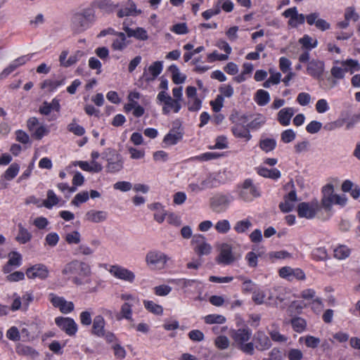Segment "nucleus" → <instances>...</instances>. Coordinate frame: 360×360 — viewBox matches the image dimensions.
Wrapping results in <instances>:
<instances>
[{"label":"nucleus","mask_w":360,"mask_h":360,"mask_svg":"<svg viewBox=\"0 0 360 360\" xmlns=\"http://www.w3.org/2000/svg\"><path fill=\"white\" fill-rule=\"evenodd\" d=\"M183 137V132L177 129H172L164 138L163 142L167 145H174Z\"/></svg>","instance_id":"c756f323"},{"label":"nucleus","mask_w":360,"mask_h":360,"mask_svg":"<svg viewBox=\"0 0 360 360\" xmlns=\"http://www.w3.org/2000/svg\"><path fill=\"white\" fill-rule=\"evenodd\" d=\"M26 276L30 279L39 278L45 280L49 275L47 266L43 264H37L26 270Z\"/></svg>","instance_id":"dca6fc26"},{"label":"nucleus","mask_w":360,"mask_h":360,"mask_svg":"<svg viewBox=\"0 0 360 360\" xmlns=\"http://www.w3.org/2000/svg\"><path fill=\"white\" fill-rule=\"evenodd\" d=\"M296 134L292 129H286L281 134V139L285 143H288L295 140Z\"/></svg>","instance_id":"338daca9"},{"label":"nucleus","mask_w":360,"mask_h":360,"mask_svg":"<svg viewBox=\"0 0 360 360\" xmlns=\"http://www.w3.org/2000/svg\"><path fill=\"white\" fill-rule=\"evenodd\" d=\"M341 68L344 70V74L349 72L351 74L354 71H358L360 70V65L357 60L353 59H347L346 60L340 62Z\"/></svg>","instance_id":"473e14b6"},{"label":"nucleus","mask_w":360,"mask_h":360,"mask_svg":"<svg viewBox=\"0 0 360 360\" xmlns=\"http://www.w3.org/2000/svg\"><path fill=\"white\" fill-rule=\"evenodd\" d=\"M296 200V191L292 190L285 196L284 202L280 203L279 207L283 212H289L294 208Z\"/></svg>","instance_id":"393cba45"},{"label":"nucleus","mask_w":360,"mask_h":360,"mask_svg":"<svg viewBox=\"0 0 360 360\" xmlns=\"http://www.w3.org/2000/svg\"><path fill=\"white\" fill-rule=\"evenodd\" d=\"M254 340L255 342V349L260 352L269 349L272 345L271 339L262 330H258L255 333Z\"/></svg>","instance_id":"a211bd4d"},{"label":"nucleus","mask_w":360,"mask_h":360,"mask_svg":"<svg viewBox=\"0 0 360 360\" xmlns=\"http://www.w3.org/2000/svg\"><path fill=\"white\" fill-rule=\"evenodd\" d=\"M205 179L208 184L209 188H217L221 184H224L225 180L224 178V173L222 172H216L209 174Z\"/></svg>","instance_id":"bb28decb"},{"label":"nucleus","mask_w":360,"mask_h":360,"mask_svg":"<svg viewBox=\"0 0 360 360\" xmlns=\"http://www.w3.org/2000/svg\"><path fill=\"white\" fill-rule=\"evenodd\" d=\"M233 200L234 196L230 193H217L210 199V207L215 213H224Z\"/></svg>","instance_id":"39448f33"},{"label":"nucleus","mask_w":360,"mask_h":360,"mask_svg":"<svg viewBox=\"0 0 360 360\" xmlns=\"http://www.w3.org/2000/svg\"><path fill=\"white\" fill-rule=\"evenodd\" d=\"M105 321L101 315L96 316L92 322L91 334L97 337H104Z\"/></svg>","instance_id":"5701e85b"},{"label":"nucleus","mask_w":360,"mask_h":360,"mask_svg":"<svg viewBox=\"0 0 360 360\" xmlns=\"http://www.w3.org/2000/svg\"><path fill=\"white\" fill-rule=\"evenodd\" d=\"M169 71L172 73V80L174 83L176 84H182L184 82L186 79V76L182 75L178 67L175 65H172L169 68Z\"/></svg>","instance_id":"ea45409f"},{"label":"nucleus","mask_w":360,"mask_h":360,"mask_svg":"<svg viewBox=\"0 0 360 360\" xmlns=\"http://www.w3.org/2000/svg\"><path fill=\"white\" fill-rule=\"evenodd\" d=\"M62 274L65 276H74L72 277V282L77 285L91 283V266L83 261L74 259L67 263L62 270Z\"/></svg>","instance_id":"f257e3e1"},{"label":"nucleus","mask_w":360,"mask_h":360,"mask_svg":"<svg viewBox=\"0 0 360 360\" xmlns=\"http://www.w3.org/2000/svg\"><path fill=\"white\" fill-rule=\"evenodd\" d=\"M8 261L3 268L5 274L10 273L13 268H17L22 264V255L18 252H11L8 255Z\"/></svg>","instance_id":"4be33fe9"},{"label":"nucleus","mask_w":360,"mask_h":360,"mask_svg":"<svg viewBox=\"0 0 360 360\" xmlns=\"http://www.w3.org/2000/svg\"><path fill=\"white\" fill-rule=\"evenodd\" d=\"M65 84V79L62 78L60 79H46L41 85V89H46L49 91H53L59 86H63Z\"/></svg>","instance_id":"72a5a7b5"},{"label":"nucleus","mask_w":360,"mask_h":360,"mask_svg":"<svg viewBox=\"0 0 360 360\" xmlns=\"http://www.w3.org/2000/svg\"><path fill=\"white\" fill-rule=\"evenodd\" d=\"M56 326L69 336H73L78 330V326L73 319L58 316L55 319Z\"/></svg>","instance_id":"ddd939ff"},{"label":"nucleus","mask_w":360,"mask_h":360,"mask_svg":"<svg viewBox=\"0 0 360 360\" xmlns=\"http://www.w3.org/2000/svg\"><path fill=\"white\" fill-rule=\"evenodd\" d=\"M192 245L195 252L200 257L208 255L212 252V248L206 238L201 234H196L193 236Z\"/></svg>","instance_id":"f8f14e48"},{"label":"nucleus","mask_w":360,"mask_h":360,"mask_svg":"<svg viewBox=\"0 0 360 360\" xmlns=\"http://www.w3.org/2000/svg\"><path fill=\"white\" fill-rule=\"evenodd\" d=\"M290 322L293 330L297 333H300L306 329L307 322L301 317H295Z\"/></svg>","instance_id":"c03bdc74"},{"label":"nucleus","mask_w":360,"mask_h":360,"mask_svg":"<svg viewBox=\"0 0 360 360\" xmlns=\"http://www.w3.org/2000/svg\"><path fill=\"white\" fill-rule=\"evenodd\" d=\"M255 101L260 106L266 105L270 101L269 92L263 89L257 90L255 94Z\"/></svg>","instance_id":"e433bc0d"},{"label":"nucleus","mask_w":360,"mask_h":360,"mask_svg":"<svg viewBox=\"0 0 360 360\" xmlns=\"http://www.w3.org/2000/svg\"><path fill=\"white\" fill-rule=\"evenodd\" d=\"M252 226V222L248 219H245L238 221L235 224L233 229L238 233H245Z\"/></svg>","instance_id":"37998d69"},{"label":"nucleus","mask_w":360,"mask_h":360,"mask_svg":"<svg viewBox=\"0 0 360 360\" xmlns=\"http://www.w3.org/2000/svg\"><path fill=\"white\" fill-rule=\"evenodd\" d=\"M79 320L82 326H89L93 322L91 312L90 311H82L79 314Z\"/></svg>","instance_id":"69168bd1"},{"label":"nucleus","mask_w":360,"mask_h":360,"mask_svg":"<svg viewBox=\"0 0 360 360\" xmlns=\"http://www.w3.org/2000/svg\"><path fill=\"white\" fill-rule=\"evenodd\" d=\"M236 260V257L233 253L232 247L227 244L223 243L219 250V254L216 258V261L219 264L229 265Z\"/></svg>","instance_id":"4468645a"},{"label":"nucleus","mask_w":360,"mask_h":360,"mask_svg":"<svg viewBox=\"0 0 360 360\" xmlns=\"http://www.w3.org/2000/svg\"><path fill=\"white\" fill-rule=\"evenodd\" d=\"M162 70V63L156 61L149 66L148 70H145L143 77L146 81L155 79Z\"/></svg>","instance_id":"b1692460"},{"label":"nucleus","mask_w":360,"mask_h":360,"mask_svg":"<svg viewBox=\"0 0 360 360\" xmlns=\"http://www.w3.org/2000/svg\"><path fill=\"white\" fill-rule=\"evenodd\" d=\"M214 229L218 233L225 234L230 231L231 224L227 219H221L216 223Z\"/></svg>","instance_id":"de8ad7c7"},{"label":"nucleus","mask_w":360,"mask_h":360,"mask_svg":"<svg viewBox=\"0 0 360 360\" xmlns=\"http://www.w3.org/2000/svg\"><path fill=\"white\" fill-rule=\"evenodd\" d=\"M65 240L68 244H79L81 241V235L77 231L68 233L65 236Z\"/></svg>","instance_id":"e2e57ef3"},{"label":"nucleus","mask_w":360,"mask_h":360,"mask_svg":"<svg viewBox=\"0 0 360 360\" xmlns=\"http://www.w3.org/2000/svg\"><path fill=\"white\" fill-rule=\"evenodd\" d=\"M350 255V249L344 245H340L334 249V257L338 259H344Z\"/></svg>","instance_id":"a18cd8bd"},{"label":"nucleus","mask_w":360,"mask_h":360,"mask_svg":"<svg viewBox=\"0 0 360 360\" xmlns=\"http://www.w3.org/2000/svg\"><path fill=\"white\" fill-rule=\"evenodd\" d=\"M201 101L198 98H190L188 101V109L191 112H197L201 108Z\"/></svg>","instance_id":"774afa93"},{"label":"nucleus","mask_w":360,"mask_h":360,"mask_svg":"<svg viewBox=\"0 0 360 360\" xmlns=\"http://www.w3.org/2000/svg\"><path fill=\"white\" fill-rule=\"evenodd\" d=\"M324 63L319 60L313 59L309 61L307 67V72L314 78H320L324 72Z\"/></svg>","instance_id":"6ab92c4d"},{"label":"nucleus","mask_w":360,"mask_h":360,"mask_svg":"<svg viewBox=\"0 0 360 360\" xmlns=\"http://www.w3.org/2000/svg\"><path fill=\"white\" fill-rule=\"evenodd\" d=\"M236 191L238 199L245 202H250L261 195L259 187L250 179L238 184Z\"/></svg>","instance_id":"20e7f679"},{"label":"nucleus","mask_w":360,"mask_h":360,"mask_svg":"<svg viewBox=\"0 0 360 360\" xmlns=\"http://www.w3.org/2000/svg\"><path fill=\"white\" fill-rule=\"evenodd\" d=\"M135 7L134 6H132L131 8H128V7H125V8H121L118 12H117V16L119 18H123V17H127V19H130V20H132L134 21V18L135 17Z\"/></svg>","instance_id":"6e6d98bb"},{"label":"nucleus","mask_w":360,"mask_h":360,"mask_svg":"<svg viewBox=\"0 0 360 360\" xmlns=\"http://www.w3.org/2000/svg\"><path fill=\"white\" fill-rule=\"evenodd\" d=\"M18 232L15 237L20 244H25L31 240L32 233L21 224H18Z\"/></svg>","instance_id":"7c9ffc66"},{"label":"nucleus","mask_w":360,"mask_h":360,"mask_svg":"<svg viewBox=\"0 0 360 360\" xmlns=\"http://www.w3.org/2000/svg\"><path fill=\"white\" fill-rule=\"evenodd\" d=\"M32 55H27L20 56L15 60H13L8 65V68L13 72L15 69H17L20 65H24L28 60H30L32 58Z\"/></svg>","instance_id":"603ef678"},{"label":"nucleus","mask_w":360,"mask_h":360,"mask_svg":"<svg viewBox=\"0 0 360 360\" xmlns=\"http://www.w3.org/2000/svg\"><path fill=\"white\" fill-rule=\"evenodd\" d=\"M323 198L322 205L326 209H329L332 205H340L344 206L347 202V198L345 195H339L334 193L333 186L327 184L322 189Z\"/></svg>","instance_id":"423d86ee"},{"label":"nucleus","mask_w":360,"mask_h":360,"mask_svg":"<svg viewBox=\"0 0 360 360\" xmlns=\"http://www.w3.org/2000/svg\"><path fill=\"white\" fill-rule=\"evenodd\" d=\"M144 306L149 311L155 314H161L163 311V309L160 305L152 301H144Z\"/></svg>","instance_id":"052dcab7"},{"label":"nucleus","mask_w":360,"mask_h":360,"mask_svg":"<svg viewBox=\"0 0 360 360\" xmlns=\"http://www.w3.org/2000/svg\"><path fill=\"white\" fill-rule=\"evenodd\" d=\"M157 100L159 105L162 107V113L168 115L171 112H179L181 108V103L178 100L173 99L166 91H162L157 96Z\"/></svg>","instance_id":"6e6552de"},{"label":"nucleus","mask_w":360,"mask_h":360,"mask_svg":"<svg viewBox=\"0 0 360 360\" xmlns=\"http://www.w3.org/2000/svg\"><path fill=\"white\" fill-rule=\"evenodd\" d=\"M266 293L264 290L256 288L252 292V300L256 304H262L265 303Z\"/></svg>","instance_id":"4d7b16f0"},{"label":"nucleus","mask_w":360,"mask_h":360,"mask_svg":"<svg viewBox=\"0 0 360 360\" xmlns=\"http://www.w3.org/2000/svg\"><path fill=\"white\" fill-rule=\"evenodd\" d=\"M279 275L281 278L292 281L294 280H304L305 274L300 269H292L290 266H284L280 269Z\"/></svg>","instance_id":"f3484780"},{"label":"nucleus","mask_w":360,"mask_h":360,"mask_svg":"<svg viewBox=\"0 0 360 360\" xmlns=\"http://www.w3.org/2000/svg\"><path fill=\"white\" fill-rule=\"evenodd\" d=\"M306 20L309 25H314L317 29L321 31L327 30L330 27V23L320 18L319 13L317 12L311 13L306 15Z\"/></svg>","instance_id":"aec40b11"},{"label":"nucleus","mask_w":360,"mask_h":360,"mask_svg":"<svg viewBox=\"0 0 360 360\" xmlns=\"http://www.w3.org/2000/svg\"><path fill=\"white\" fill-rule=\"evenodd\" d=\"M108 213L105 211L91 210L85 214L86 220L93 223H101L106 220Z\"/></svg>","instance_id":"a878e982"},{"label":"nucleus","mask_w":360,"mask_h":360,"mask_svg":"<svg viewBox=\"0 0 360 360\" xmlns=\"http://www.w3.org/2000/svg\"><path fill=\"white\" fill-rule=\"evenodd\" d=\"M320 210L319 202L314 199L310 202H302L297 205V214L301 218L311 219L315 217Z\"/></svg>","instance_id":"9d476101"},{"label":"nucleus","mask_w":360,"mask_h":360,"mask_svg":"<svg viewBox=\"0 0 360 360\" xmlns=\"http://www.w3.org/2000/svg\"><path fill=\"white\" fill-rule=\"evenodd\" d=\"M299 42L302 44L303 48L307 49H311L317 46V41L316 39L314 40L309 35H304L303 37L300 38Z\"/></svg>","instance_id":"5fc2aeb1"},{"label":"nucleus","mask_w":360,"mask_h":360,"mask_svg":"<svg viewBox=\"0 0 360 360\" xmlns=\"http://www.w3.org/2000/svg\"><path fill=\"white\" fill-rule=\"evenodd\" d=\"M262 360H283V355L281 349L274 347Z\"/></svg>","instance_id":"bf43d9fd"},{"label":"nucleus","mask_w":360,"mask_h":360,"mask_svg":"<svg viewBox=\"0 0 360 360\" xmlns=\"http://www.w3.org/2000/svg\"><path fill=\"white\" fill-rule=\"evenodd\" d=\"M266 122V117L262 115H257V117L252 120L248 126L252 129H257L261 127Z\"/></svg>","instance_id":"0e129e2a"},{"label":"nucleus","mask_w":360,"mask_h":360,"mask_svg":"<svg viewBox=\"0 0 360 360\" xmlns=\"http://www.w3.org/2000/svg\"><path fill=\"white\" fill-rule=\"evenodd\" d=\"M231 131L236 137L245 139L247 141L252 138L249 130L243 125L236 124L232 127Z\"/></svg>","instance_id":"2f4dec72"},{"label":"nucleus","mask_w":360,"mask_h":360,"mask_svg":"<svg viewBox=\"0 0 360 360\" xmlns=\"http://www.w3.org/2000/svg\"><path fill=\"white\" fill-rule=\"evenodd\" d=\"M294 113L295 110L292 108H283L278 113V121L281 125L288 126Z\"/></svg>","instance_id":"c85d7f7f"},{"label":"nucleus","mask_w":360,"mask_h":360,"mask_svg":"<svg viewBox=\"0 0 360 360\" xmlns=\"http://www.w3.org/2000/svg\"><path fill=\"white\" fill-rule=\"evenodd\" d=\"M257 173L262 176L268 177L272 179H277L281 176L280 171L276 168L269 169L265 167H260L257 169Z\"/></svg>","instance_id":"c9c22d12"},{"label":"nucleus","mask_w":360,"mask_h":360,"mask_svg":"<svg viewBox=\"0 0 360 360\" xmlns=\"http://www.w3.org/2000/svg\"><path fill=\"white\" fill-rule=\"evenodd\" d=\"M89 198V194L87 191H82L75 195L71 203L78 207L80 204L86 202Z\"/></svg>","instance_id":"13d9d810"},{"label":"nucleus","mask_w":360,"mask_h":360,"mask_svg":"<svg viewBox=\"0 0 360 360\" xmlns=\"http://www.w3.org/2000/svg\"><path fill=\"white\" fill-rule=\"evenodd\" d=\"M169 257L164 252L152 250L147 253L146 262L148 266L153 270H162L165 268Z\"/></svg>","instance_id":"1a4fd4ad"},{"label":"nucleus","mask_w":360,"mask_h":360,"mask_svg":"<svg viewBox=\"0 0 360 360\" xmlns=\"http://www.w3.org/2000/svg\"><path fill=\"white\" fill-rule=\"evenodd\" d=\"M49 300L53 307H57L63 314H69L74 310V304L65 300L63 297H59L53 293L49 295Z\"/></svg>","instance_id":"2eb2a0df"},{"label":"nucleus","mask_w":360,"mask_h":360,"mask_svg":"<svg viewBox=\"0 0 360 360\" xmlns=\"http://www.w3.org/2000/svg\"><path fill=\"white\" fill-rule=\"evenodd\" d=\"M205 322L207 324H222L226 322V318L220 314H209L204 317Z\"/></svg>","instance_id":"8fccbe9b"},{"label":"nucleus","mask_w":360,"mask_h":360,"mask_svg":"<svg viewBox=\"0 0 360 360\" xmlns=\"http://www.w3.org/2000/svg\"><path fill=\"white\" fill-rule=\"evenodd\" d=\"M60 109V105L59 100L53 98L51 102H44L42 105L39 108V112L41 114L48 115L52 110L59 112Z\"/></svg>","instance_id":"cd10ccee"},{"label":"nucleus","mask_w":360,"mask_h":360,"mask_svg":"<svg viewBox=\"0 0 360 360\" xmlns=\"http://www.w3.org/2000/svg\"><path fill=\"white\" fill-rule=\"evenodd\" d=\"M59 202L58 198L53 190H49L47 191V198L43 201V205L51 209L54 205H57Z\"/></svg>","instance_id":"79ce46f5"},{"label":"nucleus","mask_w":360,"mask_h":360,"mask_svg":"<svg viewBox=\"0 0 360 360\" xmlns=\"http://www.w3.org/2000/svg\"><path fill=\"white\" fill-rule=\"evenodd\" d=\"M68 130L74 134L76 136H81L85 134V129L78 124L76 122V119H73L72 122L67 127Z\"/></svg>","instance_id":"49530a36"},{"label":"nucleus","mask_w":360,"mask_h":360,"mask_svg":"<svg viewBox=\"0 0 360 360\" xmlns=\"http://www.w3.org/2000/svg\"><path fill=\"white\" fill-rule=\"evenodd\" d=\"M124 32H117L112 47L114 50L122 51L132 42L131 38L135 37V22L132 20H124L122 24Z\"/></svg>","instance_id":"7ed1b4c3"},{"label":"nucleus","mask_w":360,"mask_h":360,"mask_svg":"<svg viewBox=\"0 0 360 360\" xmlns=\"http://www.w3.org/2000/svg\"><path fill=\"white\" fill-rule=\"evenodd\" d=\"M121 298L122 300L125 301L121 309L122 317L126 319H130L132 316V307L134 306V300L133 297L129 294L122 295Z\"/></svg>","instance_id":"412c9836"},{"label":"nucleus","mask_w":360,"mask_h":360,"mask_svg":"<svg viewBox=\"0 0 360 360\" xmlns=\"http://www.w3.org/2000/svg\"><path fill=\"white\" fill-rule=\"evenodd\" d=\"M230 336L238 349L246 354H254V343L252 342H248L252 337V330L250 328L245 326L236 330H231L230 331Z\"/></svg>","instance_id":"f03ea898"},{"label":"nucleus","mask_w":360,"mask_h":360,"mask_svg":"<svg viewBox=\"0 0 360 360\" xmlns=\"http://www.w3.org/2000/svg\"><path fill=\"white\" fill-rule=\"evenodd\" d=\"M32 55H27L20 56L15 60H13L8 65V68L13 72L15 69H17L20 65H24L28 60H30L32 58Z\"/></svg>","instance_id":"3c124183"},{"label":"nucleus","mask_w":360,"mask_h":360,"mask_svg":"<svg viewBox=\"0 0 360 360\" xmlns=\"http://www.w3.org/2000/svg\"><path fill=\"white\" fill-rule=\"evenodd\" d=\"M59 236L56 232L48 233L45 237V245L50 247H55L59 241Z\"/></svg>","instance_id":"680f3d73"},{"label":"nucleus","mask_w":360,"mask_h":360,"mask_svg":"<svg viewBox=\"0 0 360 360\" xmlns=\"http://www.w3.org/2000/svg\"><path fill=\"white\" fill-rule=\"evenodd\" d=\"M20 165L18 163H12L3 174L4 179L7 181L13 179L18 174Z\"/></svg>","instance_id":"58836bf2"},{"label":"nucleus","mask_w":360,"mask_h":360,"mask_svg":"<svg viewBox=\"0 0 360 360\" xmlns=\"http://www.w3.org/2000/svg\"><path fill=\"white\" fill-rule=\"evenodd\" d=\"M276 146V141L274 139L265 138L261 139L259 141L260 148L266 153L273 150Z\"/></svg>","instance_id":"a19ab883"},{"label":"nucleus","mask_w":360,"mask_h":360,"mask_svg":"<svg viewBox=\"0 0 360 360\" xmlns=\"http://www.w3.org/2000/svg\"><path fill=\"white\" fill-rule=\"evenodd\" d=\"M94 20V13L91 8L85 9L82 13H76L72 18V27L77 32H81L90 26Z\"/></svg>","instance_id":"0eeeda50"},{"label":"nucleus","mask_w":360,"mask_h":360,"mask_svg":"<svg viewBox=\"0 0 360 360\" xmlns=\"http://www.w3.org/2000/svg\"><path fill=\"white\" fill-rule=\"evenodd\" d=\"M299 342H304L305 345L311 349L316 348L321 342V340L319 338H316L312 335H306L300 337Z\"/></svg>","instance_id":"4c0bfd02"},{"label":"nucleus","mask_w":360,"mask_h":360,"mask_svg":"<svg viewBox=\"0 0 360 360\" xmlns=\"http://www.w3.org/2000/svg\"><path fill=\"white\" fill-rule=\"evenodd\" d=\"M32 55H27L20 56L15 60H13L8 65V68L13 72L15 69H17L20 65H24L28 60H30L32 58Z\"/></svg>","instance_id":"864d4df0"},{"label":"nucleus","mask_w":360,"mask_h":360,"mask_svg":"<svg viewBox=\"0 0 360 360\" xmlns=\"http://www.w3.org/2000/svg\"><path fill=\"white\" fill-rule=\"evenodd\" d=\"M205 189H209L208 184L205 178L202 179L200 183L192 182L190 183L188 186V192L195 194L198 193Z\"/></svg>","instance_id":"f704fd0d"},{"label":"nucleus","mask_w":360,"mask_h":360,"mask_svg":"<svg viewBox=\"0 0 360 360\" xmlns=\"http://www.w3.org/2000/svg\"><path fill=\"white\" fill-rule=\"evenodd\" d=\"M97 7L105 13H110L114 11L117 5L114 4L110 0H101L96 3Z\"/></svg>","instance_id":"09e8293b"},{"label":"nucleus","mask_w":360,"mask_h":360,"mask_svg":"<svg viewBox=\"0 0 360 360\" xmlns=\"http://www.w3.org/2000/svg\"><path fill=\"white\" fill-rule=\"evenodd\" d=\"M102 266L116 278L129 282H132L134 280V273L120 265L103 264Z\"/></svg>","instance_id":"9b49d317"}]
</instances>
